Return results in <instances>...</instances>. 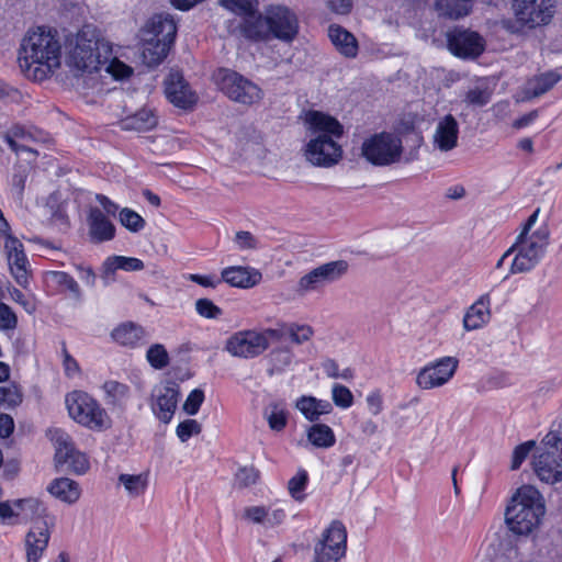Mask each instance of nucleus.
Instances as JSON below:
<instances>
[{
    "label": "nucleus",
    "instance_id": "338daca9",
    "mask_svg": "<svg viewBox=\"0 0 562 562\" xmlns=\"http://www.w3.org/2000/svg\"><path fill=\"white\" fill-rule=\"evenodd\" d=\"M76 271L78 273L79 279L90 288H93L97 282V274L92 267L85 265H76Z\"/></svg>",
    "mask_w": 562,
    "mask_h": 562
},
{
    "label": "nucleus",
    "instance_id": "ea45409f",
    "mask_svg": "<svg viewBox=\"0 0 562 562\" xmlns=\"http://www.w3.org/2000/svg\"><path fill=\"white\" fill-rule=\"evenodd\" d=\"M146 360L153 369L162 370L169 364L170 357L162 344H154L146 351Z\"/></svg>",
    "mask_w": 562,
    "mask_h": 562
},
{
    "label": "nucleus",
    "instance_id": "7c9ffc66",
    "mask_svg": "<svg viewBox=\"0 0 562 562\" xmlns=\"http://www.w3.org/2000/svg\"><path fill=\"white\" fill-rule=\"evenodd\" d=\"M328 36L336 49L347 58H355L359 50L356 36L338 24L328 27Z\"/></svg>",
    "mask_w": 562,
    "mask_h": 562
},
{
    "label": "nucleus",
    "instance_id": "e2e57ef3",
    "mask_svg": "<svg viewBox=\"0 0 562 562\" xmlns=\"http://www.w3.org/2000/svg\"><path fill=\"white\" fill-rule=\"evenodd\" d=\"M464 100L469 104L484 106L490 102V93L480 88L470 89L467 92Z\"/></svg>",
    "mask_w": 562,
    "mask_h": 562
},
{
    "label": "nucleus",
    "instance_id": "423d86ee",
    "mask_svg": "<svg viewBox=\"0 0 562 562\" xmlns=\"http://www.w3.org/2000/svg\"><path fill=\"white\" fill-rule=\"evenodd\" d=\"M282 329H243L231 335L225 341V350L236 358L254 359L261 356L270 346V339L281 340Z\"/></svg>",
    "mask_w": 562,
    "mask_h": 562
},
{
    "label": "nucleus",
    "instance_id": "1a4fd4ad",
    "mask_svg": "<svg viewBox=\"0 0 562 562\" xmlns=\"http://www.w3.org/2000/svg\"><path fill=\"white\" fill-rule=\"evenodd\" d=\"M216 85L229 100L243 105H254L263 98L262 89L239 72L222 68L216 74Z\"/></svg>",
    "mask_w": 562,
    "mask_h": 562
},
{
    "label": "nucleus",
    "instance_id": "393cba45",
    "mask_svg": "<svg viewBox=\"0 0 562 562\" xmlns=\"http://www.w3.org/2000/svg\"><path fill=\"white\" fill-rule=\"evenodd\" d=\"M262 279V274L255 268L231 266L221 272V282L224 281L231 286L249 289L257 285Z\"/></svg>",
    "mask_w": 562,
    "mask_h": 562
},
{
    "label": "nucleus",
    "instance_id": "864d4df0",
    "mask_svg": "<svg viewBox=\"0 0 562 562\" xmlns=\"http://www.w3.org/2000/svg\"><path fill=\"white\" fill-rule=\"evenodd\" d=\"M201 431V424L198 420L191 418L179 423L176 428L177 437L181 442H187L192 436L199 435Z\"/></svg>",
    "mask_w": 562,
    "mask_h": 562
},
{
    "label": "nucleus",
    "instance_id": "37998d69",
    "mask_svg": "<svg viewBox=\"0 0 562 562\" xmlns=\"http://www.w3.org/2000/svg\"><path fill=\"white\" fill-rule=\"evenodd\" d=\"M308 485V473L304 469H300L294 476L288 482V490L290 495L299 502L305 498L304 491Z\"/></svg>",
    "mask_w": 562,
    "mask_h": 562
},
{
    "label": "nucleus",
    "instance_id": "aec40b11",
    "mask_svg": "<svg viewBox=\"0 0 562 562\" xmlns=\"http://www.w3.org/2000/svg\"><path fill=\"white\" fill-rule=\"evenodd\" d=\"M3 249L10 271L15 282L22 288H27L31 279L30 262L24 251L22 241L10 234L3 237Z\"/></svg>",
    "mask_w": 562,
    "mask_h": 562
},
{
    "label": "nucleus",
    "instance_id": "f257e3e1",
    "mask_svg": "<svg viewBox=\"0 0 562 562\" xmlns=\"http://www.w3.org/2000/svg\"><path fill=\"white\" fill-rule=\"evenodd\" d=\"M60 59L61 44L56 30L38 26L22 40L19 63L27 78L34 81L49 78L59 68Z\"/></svg>",
    "mask_w": 562,
    "mask_h": 562
},
{
    "label": "nucleus",
    "instance_id": "2f4dec72",
    "mask_svg": "<svg viewBox=\"0 0 562 562\" xmlns=\"http://www.w3.org/2000/svg\"><path fill=\"white\" fill-rule=\"evenodd\" d=\"M491 317L490 295H481L465 312L463 327L465 330H475L483 327Z\"/></svg>",
    "mask_w": 562,
    "mask_h": 562
},
{
    "label": "nucleus",
    "instance_id": "5fc2aeb1",
    "mask_svg": "<svg viewBox=\"0 0 562 562\" xmlns=\"http://www.w3.org/2000/svg\"><path fill=\"white\" fill-rule=\"evenodd\" d=\"M205 400L204 391L201 389H193L187 396L183 403V411L191 416L199 413Z\"/></svg>",
    "mask_w": 562,
    "mask_h": 562
},
{
    "label": "nucleus",
    "instance_id": "49530a36",
    "mask_svg": "<svg viewBox=\"0 0 562 562\" xmlns=\"http://www.w3.org/2000/svg\"><path fill=\"white\" fill-rule=\"evenodd\" d=\"M221 4L228 11L245 16L254 13L258 9V0H220Z\"/></svg>",
    "mask_w": 562,
    "mask_h": 562
},
{
    "label": "nucleus",
    "instance_id": "412c9836",
    "mask_svg": "<svg viewBox=\"0 0 562 562\" xmlns=\"http://www.w3.org/2000/svg\"><path fill=\"white\" fill-rule=\"evenodd\" d=\"M347 269L348 263L345 260L324 263L301 277L299 280V290L304 292L317 290L325 283L339 279L346 273Z\"/></svg>",
    "mask_w": 562,
    "mask_h": 562
},
{
    "label": "nucleus",
    "instance_id": "cd10ccee",
    "mask_svg": "<svg viewBox=\"0 0 562 562\" xmlns=\"http://www.w3.org/2000/svg\"><path fill=\"white\" fill-rule=\"evenodd\" d=\"M459 124L452 114H446L435 132V144L441 151H449L458 145Z\"/></svg>",
    "mask_w": 562,
    "mask_h": 562
},
{
    "label": "nucleus",
    "instance_id": "9d476101",
    "mask_svg": "<svg viewBox=\"0 0 562 562\" xmlns=\"http://www.w3.org/2000/svg\"><path fill=\"white\" fill-rule=\"evenodd\" d=\"M543 443L544 448L533 456L532 468L541 482L553 485L562 482V440L548 435Z\"/></svg>",
    "mask_w": 562,
    "mask_h": 562
},
{
    "label": "nucleus",
    "instance_id": "6e6d98bb",
    "mask_svg": "<svg viewBox=\"0 0 562 562\" xmlns=\"http://www.w3.org/2000/svg\"><path fill=\"white\" fill-rule=\"evenodd\" d=\"M535 447V440H528L516 446L513 451L510 469L518 470Z\"/></svg>",
    "mask_w": 562,
    "mask_h": 562
},
{
    "label": "nucleus",
    "instance_id": "f8f14e48",
    "mask_svg": "<svg viewBox=\"0 0 562 562\" xmlns=\"http://www.w3.org/2000/svg\"><path fill=\"white\" fill-rule=\"evenodd\" d=\"M0 137L16 156L26 153L31 156L30 162L35 164L38 151L32 148L31 144L46 143L49 135L34 125L14 123L1 133Z\"/></svg>",
    "mask_w": 562,
    "mask_h": 562
},
{
    "label": "nucleus",
    "instance_id": "0eeeda50",
    "mask_svg": "<svg viewBox=\"0 0 562 562\" xmlns=\"http://www.w3.org/2000/svg\"><path fill=\"white\" fill-rule=\"evenodd\" d=\"M360 149L361 156L370 165L385 167L401 160L403 143L397 135L383 131L366 138Z\"/></svg>",
    "mask_w": 562,
    "mask_h": 562
},
{
    "label": "nucleus",
    "instance_id": "2eb2a0df",
    "mask_svg": "<svg viewBox=\"0 0 562 562\" xmlns=\"http://www.w3.org/2000/svg\"><path fill=\"white\" fill-rule=\"evenodd\" d=\"M46 512L44 503L35 497L0 502V521L5 525L14 526L41 516L46 517Z\"/></svg>",
    "mask_w": 562,
    "mask_h": 562
},
{
    "label": "nucleus",
    "instance_id": "ddd939ff",
    "mask_svg": "<svg viewBox=\"0 0 562 562\" xmlns=\"http://www.w3.org/2000/svg\"><path fill=\"white\" fill-rule=\"evenodd\" d=\"M347 550V529L338 520H333L324 530L322 538L315 544L316 562H338L346 555Z\"/></svg>",
    "mask_w": 562,
    "mask_h": 562
},
{
    "label": "nucleus",
    "instance_id": "72a5a7b5",
    "mask_svg": "<svg viewBox=\"0 0 562 562\" xmlns=\"http://www.w3.org/2000/svg\"><path fill=\"white\" fill-rule=\"evenodd\" d=\"M561 79L555 71H547L529 79L526 87L528 98H538L550 91Z\"/></svg>",
    "mask_w": 562,
    "mask_h": 562
},
{
    "label": "nucleus",
    "instance_id": "4be33fe9",
    "mask_svg": "<svg viewBox=\"0 0 562 562\" xmlns=\"http://www.w3.org/2000/svg\"><path fill=\"white\" fill-rule=\"evenodd\" d=\"M165 94L170 103L183 110L192 109L198 101L195 92L178 70H171L166 77Z\"/></svg>",
    "mask_w": 562,
    "mask_h": 562
},
{
    "label": "nucleus",
    "instance_id": "473e14b6",
    "mask_svg": "<svg viewBox=\"0 0 562 562\" xmlns=\"http://www.w3.org/2000/svg\"><path fill=\"white\" fill-rule=\"evenodd\" d=\"M158 125V116L150 110L143 108L121 121L124 131L148 132Z\"/></svg>",
    "mask_w": 562,
    "mask_h": 562
},
{
    "label": "nucleus",
    "instance_id": "603ef678",
    "mask_svg": "<svg viewBox=\"0 0 562 562\" xmlns=\"http://www.w3.org/2000/svg\"><path fill=\"white\" fill-rule=\"evenodd\" d=\"M331 397L334 404L342 409H347L353 404V395L351 391L342 384H334Z\"/></svg>",
    "mask_w": 562,
    "mask_h": 562
},
{
    "label": "nucleus",
    "instance_id": "39448f33",
    "mask_svg": "<svg viewBox=\"0 0 562 562\" xmlns=\"http://www.w3.org/2000/svg\"><path fill=\"white\" fill-rule=\"evenodd\" d=\"M69 416L79 425L92 430L104 431L112 425V419L101 404L85 391L75 390L66 395Z\"/></svg>",
    "mask_w": 562,
    "mask_h": 562
},
{
    "label": "nucleus",
    "instance_id": "f3484780",
    "mask_svg": "<svg viewBox=\"0 0 562 562\" xmlns=\"http://www.w3.org/2000/svg\"><path fill=\"white\" fill-rule=\"evenodd\" d=\"M180 397V385L173 380H165L155 385L150 394V408L162 424H169L176 413Z\"/></svg>",
    "mask_w": 562,
    "mask_h": 562
},
{
    "label": "nucleus",
    "instance_id": "dca6fc26",
    "mask_svg": "<svg viewBox=\"0 0 562 562\" xmlns=\"http://www.w3.org/2000/svg\"><path fill=\"white\" fill-rule=\"evenodd\" d=\"M459 360L445 356L424 366L416 375V384L422 390H432L447 384L456 374Z\"/></svg>",
    "mask_w": 562,
    "mask_h": 562
},
{
    "label": "nucleus",
    "instance_id": "774afa93",
    "mask_svg": "<svg viewBox=\"0 0 562 562\" xmlns=\"http://www.w3.org/2000/svg\"><path fill=\"white\" fill-rule=\"evenodd\" d=\"M244 515L255 524H265L268 509L265 506H250L245 509Z\"/></svg>",
    "mask_w": 562,
    "mask_h": 562
},
{
    "label": "nucleus",
    "instance_id": "f704fd0d",
    "mask_svg": "<svg viewBox=\"0 0 562 562\" xmlns=\"http://www.w3.org/2000/svg\"><path fill=\"white\" fill-rule=\"evenodd\" d=\"M306 437L316 448L328 449L336 443L335 432L326 424L314 423L307 428Z\"/></svg>",
    "mask_w": 562,
    "mask_h": 562
},
{
    "label": "nucleus",
    "instance_id": "a18cd8bd",
    "mask_svg": "<svg viewBox=\"0 0 562 562\" xmlns=\"http://www.w3.org/2000/svg\"><path fill=\"white\" fill-rule=\"evenodd\" d=\"M295 408L311 423H316L319 419V412H317L316 397L312 395H302L295 401Z\"/></svg>",
    "mask_w": 562,
    "mask_h": 562
},
{
    "label": "nucleus",
    "instance_id": "9b49d317",
    "mask_svg": "<svg viewBox=\"0 0 562 562\" xmlns=\"http://www.w3.org/2000/svg\"><path fill=\"white\" fill-rule=\"evenodd\" d=\"M47 437L55 448L56 467L67 465V469L76 474H85L90 462L86 453L76 449L75 443L65 430L60 428H50L47 430Z\"/></svg>",
    "mask_w": 562,
    "mask_h": 562
},
{
    "label": "nucleus",
    "instance_id": "79ce46f5",
    "mask_svg": "<svg viewBox=\"0 0 562 562\" xmlns=\"http://www.w3.org/2000/svg\"><path fill=\"white\" fill-rule=\"evenodd\" d=\"M110 270L139 271L144 269L143 260L135 257L113 256L105 261Z\"/></svg>",
    "mask_w": 562,
    "mask_h": 562
},
{
    "label": "nucleus",
    "instance_id": "a211bd4d",
    "mask_svg": "<svg viewBox=\"0 0 562 562\" xmlns=\"http://www.w3.org/2000/svg\"><path fill=\"white\" fill-rule=\"evenodd\" d=\"M447 46L450 53L459 58H476L485 49V41L476 31L454 26L447 32Z\"/></svg>",
    "mask_w": 562,
    "mask_h": 562
},
{
    "label": "nucleus",
    "instance_id": "4c0bfd02",
    "mask_svg": "<svg viewBox=\"0 0 562 562\" xmlns=\"http://www.w3.org/2000/svg\"><path fill=\"white\" fill-rule=\"evenodd\" d=\"M265 417L268 426L272 431H283L289 422V412L284 404L279 402H272L269 408L265 411Z\"/></svg>",
    "mask_w": 562,
    "mask_h": 562
},
{
    "label": "nucleus",
    "instance_id": "c85d7f7f",
    "mask_svg": "<svg viewBox=\"0 0 562 562\" xmlns=\"http://www.w3.org/2000/svg\"><path fill=\"white\" fill-rule=\"evenodd\" d=\"M89 233L93 241H109L115 237V226L100 209L93 207L89 212Z\"/></svg>",
    "mask_w": 562,
    "mask_h": 562
},
{
    "label": "nucleus",
    "instance_id": "7ed1b4c3",
    "mask_svg": "<svg viewBox=\"0 0 562 562\" xmlns=\"http://www.w3.org/2000/svg\"><path fill=\"white\" fill-rule=\"evenodd\" d=\"M546 507L540 492L522 485L513 495L505 512L508 529L517 536H528L540 525Z\"/></svg>",
    "mask_w": 562,
    "mask_h": 562
},
{
    "label": "nucleus",
    "instance_id": "5701e85b",
    "mask_svg": "<svg viewBox=\"0 0 562 562\" xmlns=\"http://www.w3.org/2000/svg\"><path fill=\"white\" fill-rule=\"evenodd\" d=\"M46 292L50 295H68L76 302H81L83 294L76 279L66 271L49 270L43 274Z\"/></svg>",
    "mask_w": 562,
    "mask_h": 562
},
{
    "label": "nucleus",
    "instance_id": "bb28decb",
    "mask_svg": "<svg viewBox=\"0 0 562 562\" xmlns=\"http://www.w3.org/2000/svg\"><path fill=\"white\" fill-rule=\"evenodd\" d=\"M240 35L254 43L268 41V26L266 25V14L257 9L251 14L241 18L239 23Z\"/></svg>",
    "mask_w": 562,
    "mask_h": 562
},
{
    "label": "nucleus",
    "instance_id": "69168bd1",
    "mask_svg": "<svg viewBox=\"0 0 562 562\" xmlns=\"http://www.w3.org/2000/svg\"><path fill=\"white\" fill-rule=\"evenodd\" d=\"M188 280L203 286V288H216L221 283V278H217L215 274H200V273H191L188 277Z\"/></svg>",
    "mask_w": 562,
    "mask_h": 562
},
{
    "label": "nucleus",
    "instance_id": "bf43d9fd",
    "mask_svg": "<svg viewBox=\"0 0 562 562\" xmlns=\"http://www.w3.org/2000/svg\"><path fill=\"white\" fill-rule=\"evenodd\" d=\"M537 262H535L528 255H525L519 249L516 254V256L513 259L512 266H510V273H522L530 271Z\"/></svg>",
    "mask_w": 562,
    "mask_h": 562
},
{
    "label": "nucleus",
    "instance_id": "6ab92c4d",
    "mask_svg": "<svg viewBox=\"0 0 562 562\" xmlns=\"http://www.w3.org/2000/svg\"><path fill=\"white\" fill-rule=\"evenodd\" d=\"M55 525V517L49 516L46 512V517L41 516L35 519L31 529L26 532L24 538V550L26 562H40L44 557L50 535L52 528Z\"/></svg>",
    "mask_w": 562,
    "mask_h": 562
},
{
    "label": "nucleus",
    "instance_id": "a19ab883",
    "mask_svg": "<svg viewBox=\"0 0 562 562\" xmlns=\"http://www.w3.org/2000/svg\"><path fill=\"white\" fill-rule=\"evenodd\" d=\"M549 241V231L547 227H539L529 237L527 236L520 245H525L533 251L539 258L542 257L546 246Z\"/></svg>",
    "mask_w": 562,
    "mask_h": 562
},
{
    "label": "nucleus",
    "instance_id": "3c124183",
    "mask_svg": "<svg viewBox=\"0 0 562 562\" xmlns=\"http://www.w3.org/2000/svg\"><path fill=\"white\" fill-rule=\"evenodd\" d=\"M195 311L201 317L207 319H216L223 314L222 308L206 297L196 300Z\"/></svg>",
    "mask_w": 562,
    "mask_h": 562
},
{
    "label": "nucleus",
    "instance_id": "6e6552de",
    "mask_svg": "<svg viewBox=\"0 0 562 562\" xmlns=\"http://www.w3.org/2000/svg\"><path fill=\"white\" fill-rule=\"evenodd\" d=\"M516 31H532L549 25L557 12L555 0H512Z\"/></svg>",
    "mask_w": 562,
    "mask_h": 562
},
{
    "label": "nucleus",
    "instance_id": "09e8293b",
    "mask_svg": "<svg viewBox=\"0 0 562 562\" xmlns=\"http://www.w3.org/2000/svg\"><path fill=\"white\" fill-rule=\"evenodd\" d=\"M260 480V471L255 467H241L235 474V481L240 488L256 485Z\"/></svg>",
    "mask_w": 562,
    "mask_h": 562
},
{
    "label": "nucleus",
    "instance_id": "0e129e2a",
    "mask_svg": "<svg viewBox=\"0 0 562 562\" xmlns=\"http://www.w3.org/2000/svg\"><path fill=\"white\" fill-rule=\"evenodd\" d=\"M367 405L369 412L376 416L383 411V397L380 390H373L367 395Z\"/></svg>",
    "mask_w": 562,
    "mask_h": 562
},
{
    "label": "nucleus",
    "instance_id": "13d9d810",
    "mask_svg": "<svg viewBox=\"0 0 562 562\" xmlns=\"http://www.w3.org/2000/svg\"><path fill=\"white\" fill-rule=\"evenodd\" d=\"M104 391L115 401H122L128 397L130 386L119 381H106L103 385Z\"/></svg>",
    "mask_w": 562,
    "mask_h": 562
},
{
    "label": "nucleus",
    "instance_id": "c9c22d12",
    "mask_svg": "<svg viewBox=\"0 0 562 562\" xmlns=\"http://www.w3.org/2000/svg\"><path fill=\"white\" fill-rule=\"evenodd\" d=\"M473 0H436L435 9L439 15L457 20L470 13Z\"/></svg>",
    "mask_w": 562,
    "mask_h": 562
},
{
    "label": "nucleus",
    "instance_id": "b1692460",
    "mask_svg": "<svg viewBox=\"0 0 562 562\" xmlns=\"http://www.w3.org/2000/svg\"><path fill=\"white\" fill-rule=\"evenodd\" d=\"M111 339L119 346L127 349H137L147 344L146 329L132 321L122 322L111 330Z\"/></svg>",
    "mask_w": 562,
    "mask_h": 562
},
{
    "label": "nucleus",
    "instance_id": "c756f323",
    "mask_svg": "<svg viewBox=\"0 0 562 562\" xmlns=\"http://www.w3.org/2000/svg\"><path fill=\"white\" fill-rule=\"evenodd\" d=\"M47 492L56 499L72 505L81 496V487L78 482L69 477H56L47 486Z\"/></svg>",
    "mask_w": 562,
    "mask_h": 562
},
{
    "label": "nucleus",
    "instance_id": "de8ad7c7",
    "mask_svg": "<svg viewBox=\"0 0 562 562\" xmlns=\"http://www.w3.org/2000/svg\"><path fill=\"white\" fill-rule=\"evenodd\" d=\"M120 223L132 233H138L145 227V220L131 209H123L120 212Z\"/></svg>",
    "mask_w": 562,
    "mask_h": 562
},
{
    "label": "nucleus",
    "instance_id": "4468645a",
    "mask_svg": "<svg viewBox=\"0 0 562 562\" xmlns=\"http://www.w3.org/2000/svg\"><path fill=\"white\" fill-rule=\"evenodd\" d=\"M266 25L268 26V40L276 38L285 43L292 42L300 31L295 12L281 4L267 7Z\"/></svg>",
    "mask_w": 562,
    "mask_h": 562
},
{
    "label": "nucleus",
    "instance_id": "8fccbe9b",
    "mask_svg": "<svg viewBox=\"0 0 562 562\" xmlns=\"http://www.w3.org/2000/svg\"><path fill=\"white\" fill-rule=\"evenodd\" d=\"M1 406L14 408L23 401V394L20 387L15 384L8 386H0Z\"/></svg>",
    "mask_w": 562,
    "mask_h": 562
},
{
    "label": "nucleus",
    "instance_id": "58836bf2",
    "mask_svg": "<svg viewBox=\"0 0 562 562\" xmlns=\"http://www.w3.org/2000/svg\"><path fill=\"white\" fill-rule=\"evenodd\" d=\"M119 482L124 485L130 495L139 496L147 490L148 473L120 474Z\"/></svg>",
    "mask_w": 562,
    "mask_h": 562
},
{
    "label": "nucleus",
    "instance_id": "680f3d73",
    "mask_svg": "<svg viewBox=\"0 0 562 562\" xmlns=\"http://www.w3.org/2000/svg\"><path fill=\"white\" fill-rule=\"evenodd\" d=\"M105 69L109 74H111L115 79H125L130 77L133 72L132 68L127 66L125 63L119 60L117 58H113L112 60H108L104 65Z\"/></svg>",
    "mask_w": 562,
    "mask_h": 562
},
{
    "label": "nucleus",
    "instance_id": "c03bdc74",
    "mask_svg": "<svg viewBox=\"0 0 562 562\" xmlns=\"http://www.w3.org/2000/svg\"><path fill=\"white\" fill-rule=\"evenodd\" d=\"M279 329H282L284 335L288 334L291 341L297 345L310 340L314 334L310 325H299L295 323L290 325L281 324Z\"/></svg>",
    "mask_w": 562,
    "mask_h": 562
},
{
    "label": "nucleus",
    "instance_id": "052dcab7",
    "mask_svg": "<svg viewBox=\"0 0 562 562\" xmlns=\"http://www.w3.org/2000/svg\"><path fill=\"white\" fill-rule=\"evenodd\" d=\"M61 356L66 376L74 378L81 372L78 361L69 353L65 341L61 342Z\"/></svg>",
    "mask_w": 562,
    "mask_h": 562
},
{
    "label": "nucleus",
    "instance_id": "4d7b16f0",
    "mask_svg": "<svg viewBox=\"0 0 562 562\" xmlns=\"http://www.w3.org/2000/svg\"><path fill=\"white\" fill-rule=\"evenodd\" d=\"M16 327V314L8 304L0 301V330L13 331Z\"/></svg>",
    "mask_w": 562,
    "mask_h": 562
},
{
    "label": "nucleus",
    "instance_id": "20e7f679",
    "mask_svg": "<svg viewBox=\"0 0 562 562\" xmlns=\"http://www.w3.org/2000/svg\"><path fill=\"white\" fill-rule=\"evenodd\" d=\"M100 38L90 26H83L75 36L67 54V65L76 77L99 71L109 59L108 50L100 52Z\"/></svg>",
    "mask_w": 562,
    "mask_h": 562
},
{
    "label": "nucleus",
    "instance_id": "a878e982",
    "mask_svg": "<svg viewBox=\"0 0 562 562\" xmlns=\"http://www.w3.org/2000/svg\"><path fill=\"white\" fill-rule=\"evenodd\" d=\"M177 23L169 14H155L146 23V32L150 33V40L164 41L168 45H173L177 37Z\"/></svg>",
    "mask_w": 562,
    "mask_h": 562
},
{
    "label": "nucleus",
    "instance_id": "f03ea898",
    "mask_svg": "<svg viewBox=\"0 0 562 562\" xmlns=\"http://www.w3.org/2000/svg\"><path fill=\"white\" fill-rule=\"evenodd\" d=\"M305 123L311 138L304 148V156L313 166L330 168L337 165L344 155L341 145L337 139L344 136V125L328 113L310 110L305 113Z\"/></svg>",
    "mask_w": 562,
    "mask_h": 562
},
{
    "label": "nucleus",
    "instance_id": "e433bc0d",
    "mask_svg": "<svg viewBox=\"0 0 562 562\" xmlns=\"http://www.w3.org/2000/svg\"><path fill=\"white\" fill-rule=\"evenodd\" d=\"M171 45L158 40H146L143 46V58L148 66L159 65L169 54Z\"/></svg>",
    "mask_w": 562,
    "mask_h": 562
}]
</instances>
